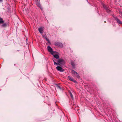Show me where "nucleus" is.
<instances>
[{
    "label": "nucleus",
    "instance_id": "nucleus-2",
    "mask_svg": "<svg viewBox=\"0 0 122 122\" xmlns=\"http://www.w3.org/2000/svg\"><path fill=\"white\" fill-rule=\"evenodd\" d=\"M47 49L48 51L50 52L51 55H53V53H56V52L54 51L53 49L50 46H48Z\"/></svg>",
    "mask_w": 122,
    "mask_h": 122
},
{
    "label": "nucleus",
    "instance_id": "nucleus-19",
    "mask_svg": "<svg viewBox=\"0 0 122 122\" xmlns=\"http://www.w3.org/2000/svg\"><path fill=\"white\" fill-rule=\"evenodd\" d=\"M38 0L39 1H40L39 0H36V2H38Z\"/></svg>",
    "mask_w": 122,
    "mask_h": 122
},
{
    "label": "nucleus",
    "instance_id": "nucleus-1",
    "mask_svg": "<svg viewBox=\"0 0 122 122\" xmlns=\"http://www.w3.org/2000/svg\"><path fill=\"white\" fill-rule=\"evenodd\" d=\"M57 63L54 62L55 65L62 66L65 63V61L62 58L58 59L57 61Z\"/></svg>",
    "mask_w": 122,
    "mask_h": 122
},
{
    "label": "nucleus",
    "instance_id": "nucleus-12",
    "mask_svg": "<svg viewBox=\"0 0 122 122\" xmlns=\"http://www.w3.org/2000/svg\"><path fill=\"white\" fill-rule=\"evenodd\" d=\"M55 53H53V55H52L54 56V57L56 59H59V56L57 54H54Z\"/></svg>",
    "mask_w": 122,
    "mask_h": 122
},
{
    "label": "nucleus",
    "instance_id": "nucleus-17",
    "mask_svg": "<svg viewBox=\"0 0 122 122\" xmlns=\"http://www.w3.org/2000/svg\"><path fill=\"white\" fill-rule=\"evenodd\" d=\"M70 94L71 98L72 99L73 98V97L72 94L71 93V92H70Z\"/></svg>",
    "mask_w": 122,
    "mask_h": 122
},
{
    "label": "nucleus",
    "instance_id": "nucleus-6",
    "mask_svg": "<svg viewBox=\"0 0 122 122\" xmlns=\"http://www.w3.org/2000/svg\"><path fill=\"white\" fill-rule=\"evenodd\" d=\"M103 7L105 9L107 12L108 13H110V11L108 9V8L107 7L106 5L104 4H103Z\"/></svg>",
    "mask_w": 122,
    "mask_h": 122
},
{
    "label": "nucleus",
    "instance_id": "nucleus-18",
    "mask_svg": "<svg viewBox=\"0 0 122 122\" xmlns=\"http://www.w3.org/2000/svg\"><path fill=\"white\" fill-rule=\"evenodd\" d=\"M53 60V61H54V62H56V61H57V60H56V59H54Z\"/></svg>",
    "mask_w": 122,
    "mask_h": 122
},
{
    "label": "nucleus",
    "instance_id": "nucleus-21",
    "mask_svg": "<svg viewBox=\"0 0 122 122\" xmlns=\"http://www.w3.org/2000/svg\"><path fill=\"white\" fill-rule=\"evenodd\" d=\"M3 0H0V2H1Z\"/></svg>",
    "mask_w": 122,
    "mask_h": 122
},
{
    "label": "nucleus",
    "instance_id": "nucleus-14",
    "mask_svg": "<svg viewBox=\"0 0 122 122\" xmlns=\"http://www.w3.org/2000/svg\"><path fill=\"white\" fill-rule=\"evenodd\" d=\"M71 64L73 67H74L75 66V64L74 62H71Z\"/></svg>",
    "mask_w": 122,
    "mask_h": 122
},
{
    "label": "nucleus",
    "instance_id": "nucleus-15",
    "mask_svg": "<svg viewBox=\"0 0 122 122\" xmlns=\"http://www.w3.org/2000/svg\"><path fill=\"white\" fill-rule=\"evenodd\" d=\"M3 24L2 25V26L3 27H5L6 26V24L5 23H4V24L3 23Z\"/></svg>",
    "mask_w": 122,
    "mask_h": 122
},
{
    "label": "nucleus",
    "instance_id": "nucleus-22",
    "mask_svg": "<svg viewBox=\"0 0 122 122\" xmlns=\"http://www.w3.org/2000/svg\"><path fill=\"white\" fill-rule=\"evenodd\" d=\"M104 22H106V21H104Z\"/></svg>",
    "mask_w": 122,
    "mask_h": 122
},
{
    "label": "nucleus",
    "instance_id": "nucleus-4",
    "mask_svg": "<svg viewBox=\"0 0 122 122\" xmlns=\"http://www.w3.org/2000/svg\"><path fill=\"white\" fill-rule=\"evenodd\" d=\"M56 69L58 71L60 72H63L65 70L60 66H57L56 67Z\"/></svg>",
    "mask_w": 122,
    "mask_h": 122
},
{
    "label": "nucleus",
    "instance_id": "nucleus-5",
    "mask_svg": "<svg viewBox=\"0 0 122 122\" xmlns=\"http://www.w3.org/2000/svg\"><path fill=\"white\" fill-rule=\"evenodd\" d=\"M55 45L56 46L58 47H63V45L60 42H56L55 43Z\"/></svg>",
    "mask_w": 122,
    "mask_h": 122
},
{
    "label": "nucleus",
    "instance_id": "nucleus-16",
    "mask_svg": "<svg viewBox=\"0 0 122 122\" xmlns=\"http://www.w3.org/2000/svg\"><path fill=\"white\" fill-rule=\"evenodd\" d=\"M57 87L58 88H59L60 89H61V86L59 85H57Z\"/></svg>",
    "mask_w": 122,
    "mask_h": 122
},
{
    "label": "nucleus",
    "instance_id": "nucleus-3",
    "mask_svg": "<svg viewBox=\"0 0 122 122\" xmlns=\"http://www.w3.org/2000/svg\"><path fill=\"white\" fill-rule=\"evenodd\" d=\"M72 73L74 75V76H76L77 77L79 78L80 76L78 74L73 70H72Z\"/></svg>",
    "mask_w": 122,
    "mask_h": 122
},
{
    "label": "nucleus",
    "instance_id": "nucleus-7",
    "mask_svg": "<svg viewBox=\"0 0 122 122\" xmlns=\"http://www.w3.org/2000/svg\"><path fill=\"white\" fill-rule=\"evenodd\" d=\"M67 78L70 81L73 82L75 83H77V81L76 80H75L73 78H72L71 77L69 76H68Z\"/></svg>",
    "mask_w": 122,
    "mask_h": 122
},
{
    "label": "nucleus",
    "instance_id": "nucleus-9",
    "mask_svg": "<svg viewBox=\"0 0 122 122\" xmlns=\"http://www.w3.org/2000/svg\"><path fill=\"white\" fill-rule=\"evenodd\" d=\"M38 2H36V5L38 7H39L41 10H42V8L41 7V5L40 1H39L38 0Z\"/></svg>",
    "mask_w": 122,
    "mask_h": 122
},
{
    "label": "nucleus",
    "instance_id": "nucleus-8",
    "mask_svg": "<svg viewBox=\"0 0 122 122\" xmlns=\"http://www.w3.org/2000/svg\"><path fill=\"white\" fill-rule=\"evenodd\" d=\"M115 19L117 22L119 24H122V22L117 17H115Z\"/></svg>",
    "mask_w": 122,
    "mask_h": 122
},
{
    "label": "nucleus",
    "instance_id": "nucleus-11",
    "mask_svg": "<svg viewBox=\"0 0 122 122\" xmlns=\"http://www.w3.org/2000/svg\"><path fill=\"white\" fill-rule=\"evenodd\" d=\"M42 35V37L43 38H45L46 40L47 41V42L48 43H50V41L49 39L48 38L46 37V36L45 35Z\"/></svg>",
    "mask_w": 122,
    "mask_h": 122
},
{
    "label": "nucleus",
    "instance_id": "nucleus-20",
    "mask_svg": "<svg viewBox=\"0 0 122 122\" xmlns=\"http://www.w3.org/2000/svg\"><path fill=\"white\" fill-rule=\"evenodd\" d=\"M120 14L122 16V12H120Z\"/></svg>",
    "mask_w": 122,
    "mask_h": 122
},
{
    "label": "nucleus",
    "instance_id": "nucleus-10",
    "mask_svg": "<svg viewBox=\"0 0 122 122\" xmlns=\"http://www.w3.org/2000/svg\"><path fill=\"white\" fill-rule=\"evenodd\" d=\"M38 30L40 33L41 34H42L44 32L43 28L42 27H40L38 29Z\"/></svg>",
    "mask_w": 122,
    "mask_h": 122
},
{
    "label": "nucleus",
    "instance_id": "nucleus-13",
    "mask_svg": "<svg viewBox=\"0 0 122 122\" xmlns=\"http://www.w3.org/2000/svg\"><path fill=\"white\" fill-rule=\"evenodd\" d=\"M4 21L3 20V19L0 17V24H1L4 23Z\"/></svg>",
    "mask_w": 122,
    "mask_h": 122
}]
</instances>
